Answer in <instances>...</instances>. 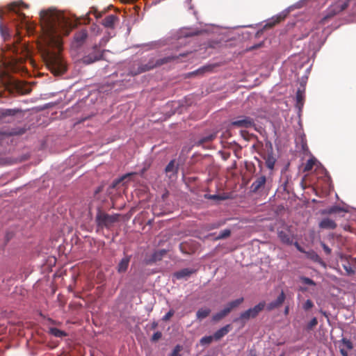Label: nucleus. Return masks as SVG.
<instances>
[{
  "label": "nucleus",
  "instance_id": "a19ab883",
  "mask_svg": "<svg viewBox=\"0 0 356 356\" xmlns=\"http://www.w3.org/2000/svg\"><path fill=\"white\" fill-rule=\"evenodd\" d=\"M323 246H324V249H325V250L327 253H330V250L327 247H326L325 245H324Z\"/></svg>",
  "mask_w": 356,
  "mask_h": 356
},
{
  "label": "nucleus",
  "instance_id": "393cba45",
  "mask_svg": "<svg viewBox=\"0 0 356 356\" xmlns=\"http://www.w3.org/2000/svg\"><path fill=\"white\" fill-rule=\"evenodd\" d=\"M50 333L52 335L57 337H62L63 336H65V333L63 331L60 330L57 328H51Z\"/></svg>",
  "mask_w": 356,
  "mask_h": 356
},
{
  "label": "nucleus",
  "instance_id": "7c9ffc66",
  "mask_svg": "<svg viewBox=\"0 0 356 356\" xmlns=\"http://www.w3.org/2000/svg\"><path fill=\"white\" fill-rule=\"evenodd\" d=\"M314 306L313 302L310 300H307L303 305L302 307L305 310H309Z\"/></svg>",
  "mask_w": 356,
  "mask_h": 356
},
{
  "label": "nucleus",
  "instance_id": "39448f33",
  "mask_svg": "<svg viewBox=\"0 0 356 356\" xmlns=\"http://www.w3.org/2000/svg\"><path fill=\"white\" fill-rule=\"evenodd\" d=\"M87 34L85 31H81L78 33L74 38L73 41L71 44V47L72 49H78L86 40Z\"/></svg>",
  "mask_w": 356,
  "mask_h": 356
},
{
  "label": "nucleus",
  "instance_id": "4be33fe9",
  "mask_svg": "<svg viewBox=\"0 0 356 356\" xmlns=\"http://www.w3.org/2000/svg\"><path fill=\"white\" fill-rule=\"evenodd\" d=\"M264 306H265V302H259L256 306H254L253 308H250L251 310L252 311L253 315H255V316H256L258 314V313L259 312H261L264 308Z\"/></svg>",
  "mask_w": 356,
  "mask_h": 356
},
{
  "label": "nucleus",
  "instance_id": "6e6552de",
  "mask_svg": "<svg viewBox=\"0 0 356 356\" xmlns=\"http://www.w3.org/2000/svg\"><path fill=\"white\" fill-rule=\"evenodd\" d=\"M243 301V298H238L234 301H232L230 302H229L225 307V308L220 311L221 312V314L222 315L223 317H225L226 315H227L231 311L232 309H233L234 308L238 307L241 303H242Z\"/></svg>",
  "mask_w": 356,
  "mask_h": 356
},
{
  "label": "nucleus",
  "instance_id": "2f4dec72",
  "mask_svg": "<svg viewBox=\"0 0 356 356\" xmlns=\"http://www.w3.org/2000/svg\"><path fill=\"white\" fill-rule=\"evenodd\" d=\"M175 168V163L173 161H170L168 165L165 168V171L167 172H173Z\"/></svg>",
  "mask_w": 356,
  "mask_h": 356
},
{
  "label": "nucleus",
  "instance_id": "1a4fd4ad",
  "mask_svg": "<svg viewBox=\"0 0 356 356\" xmlns=\"http://www.w3.org/2000/svg\"><path fill=\"white\" fill-rule=\"evenodd\" d=\"M243 301V298H238L234 301H232L230 302H229L225 307V308L220 311L221 312V314L222 315L223 317H225L226 315H227L231 311L232 309H233L234 308L238 307L241 303H242Z\"/></svg>",
  "mask_w": 356,
  "mask_h": 356
},
{
  "label": "nucleus",
  "instance_id": "37998d69",
  "mask_svg": "<svg viewBox=\"0 0 356 356\" xmlns=\"http://www.w3.org/2000/svg\"><path fill=\"white\" fill-rule=\"evenodd\" d=\"M30 92L29 89H26L25 91H22V93H29Z\"/></svg>",
  "mask_w": 356,
  "mask_h": 356
},
{
  "label": "nucleus",
  "instance_id": "bb28decb",
  "mask_svg": "<svg viewBox=\"0 0 356 356\" xmlns=\"http://www.w3.org/2000/svg\"><path fill=\"white\" fill-rule=\"evenodd\" d=\"M229 234H230V230L226 229L221 231L220 233L219 234V235L216 237V238H218V239L225 238L229 236Z\"/></svg>",
  "mask_w": 356,
  "mask_h": 356
},
{
  "label": "nucleus",
  "instance_id": "58836bf2",
  "mask_svg": "<svg viewBox=\"0 0 356 356\" xmlns=\"http://www.w3.org/2000/svg\"><path fill=\"white\" fill-rule=\"evenodd\" d=\"M344 343L346 344V347L349 349L352 348L351 343L348 341H343Z\"/></svg>",
  "mask_w": 356,
  "mask_h": 356
},
{
  "label": "nucleus",
  "instance_id": "aec40b11",
  "mask_svg": "<svg viewBox=\"0 0 356 356\" xmlns=\"http://www.w3.org/2000/svg\"><path fill=\"white\" fill-rule=\"evenodd\" d=\"M211 312V310L208 308L200 309L197 312V318L199 319H203L206 318Z\"/></svg>",
  "mask_w": 356,
  "mask_h": 356
},
{
  "label": "nucleus",
  "instance_id": "9d476101",
  "mask_svg": "<svg viewBox=\"0 0 356 356\" xmlns=\"http://www.w3.org/2000/svg\"><path fill=\"white\" fill-rule=\"evenodd\" d=\"M243 301V298H238L234 301H232L230 302H229L225 307V308L220 311L221 312V314L222 315L223 317H225L226 315H227L231 311L232 309H233L234 308L238 307L241 303H242Z\"/></svg>",
  "mask_w": 356,
  "mask_h": 356
},
{
  "label": "nucleus",
  "instance_id": "f3484780",
  "mask_svg": "<svg viewBox=\"0 0 356 356\" xmlns=\"http://www.w3.org/2000/svg\"><path fill=\"white\" fill-rule=\"evenodd\" d=\"M116 21L117 17L113 15H111L103 20V25L107 28H113Z\"/></svg>",
  "mask_w": 356,
  "mask_h": 356
},
{
  "label": "nucleus",
  "instance_id": "c85d7f7f",
  "mask_svg": "<svg viewBox=\"0 0 356 356\" xmlns=\"http://www.w3.org/2000/svg\"><path fill=\"white\" fill-rule=\"evenodd\" d=\"M15 61L12 60L10 62V69L12 71H17L22 69V67L18 65L17 63H14Z\"/></svg>",
  "mask_w": 356,
  "mask_h": 356
},
{
  "label": "nucleus",
  "instance_id": "49530a36",
  "mask_svg": "<svg viewBox=\"0 0 356 356\" xmlns=\"http://www.w3.org/2000/svg\"><path fill=\"white\" fill-rule=\"evenodd\" d=\"M130 175H132V174H127V175H126L124 177H123V179L125 178L126 177H128V176H130Z\"/></svg>",
  "mask_w": 356,
  "mask_h": 356
},
{
  "label": "nucleus",
  "instance_id": "8fccbe9b",
  "mask_svg": "<svg viewBox=\"0 0 356 356\" xmlns=\"http://www.w3.org/2000/svg\"><path fill=\"white\" fill-rule=\"evenodd\" d=\"M188 2L191 1V0H187Z\"/></svg>",
  "mask_w": 356,
  "mask_h": 356
},
{
  "label": "nucleus",
  "instance_id": "7ed1b4c3",
  "mask_svg": "<svg viewBox=\"0 0 356 356\" xmlns=\"http://www.w3.org/2000/svg\"><path fill=\"white\" fill-rule=\"evenodd\" d=\"M118 215H108L102 212H99L96 217V220L99 226L108 227L118 220Z\"/></svg>",
  "mask_w": 356,
  "mask_h": 356
},
{
  "label": "nucleus",
  "instance_id": "6ab92c4d",
  "mask_svg": "<svg viewBox=\"0 0 356 356\" xmlns=\"http://www.w3.org/2000/svg\"><path fill=\"white\" fill-rule=\"evenodd\" d=\"M265 159L267 168L270 170H273L275 163V159L274 156L272 154H268Z\"/></svg>",
  "mask_w": 356,
  "mask_h": 356
},
{
  "label": "nucleus",
  "instance_id": "0eeeda50",
  "mask_svg": "<svg viewBox=\"0 0 356 356\" xmlns=\"http://www.w3.org/2000/svg\"><path fill=\"white\" fill-rule=\"evenodd\" d=\"M243 301V298H238L234 301H232L230 302H229L225 307V308L220 311L221 312V314L222 315L223 317H225L226 315H227L231 311L232 309H233L234 308L238 307L241 303H242Z\"/></svg>",
  "mask_w": 356,
  "mask_h": 356
},
{
  "label": "nucleus",
  "instance_id": "9b49d317",
  "mask_svg": "<svg viewBox=\"0 0 356 356\" xmlns=\"http://www.w3.org/2000/svg\"><path fill=\"white\" fill-rule=\"evenodd\" d=\"M253 124V121L249 118H244L232 122V124L234 126L245 128L252 127Z\"/></svg>",
  "mask_w": 356,
  "mask_h": 356
},
{
  "label": "nucleus",
  "instance_id": "20e7f679",
  "mask_svg": "<svg viewBox=\"0 0 356 356\" xmlns=\"http://www.w3.org/2000/svg\"><path fill=\"white\" fill-rule=\"evenodd\" d=\"M293 7H289L285 10L282 11L281 13L278 14L276 16L273 17L270 19L268 20L265 26H273L281 20L284 19L288 13L291 11Z\"/></svg>",
  "mask_w": 356,
  "mask_h": 356
},
{
  "label": "nucleus",
  "instance_id": "423d86ee",
  "mask_svg": "<svg viewBox=\"0 0 356 356\" xmlns=\"http://www.w3.org/2000/svg\"><path fill=\"white\" fill-rule=\"evenodd\" d=\"M243 301V298H238L234 301H232L230 302H229L225 307V308L220 311L221 312V314L222 315L223 317H225L226 315H227L231 311L232 309H233L234 308L238 307L241 303H242Z\"/></svg>",
  "mask_w": 356,
  "mask_h": 356
},
{
  "label": "nucleus",
  "instance_id": "a211bd4d",
  "mask_svg": "<svg viewBox=\"0 0 356 356\" xmlns=\"http://www.w3.org/2000/svg\"><path fill=\"white\" fill-rule=\"evenodd\" d=\"M129 263V259L128 257L123 258L118 265V271L120 273L124 272L128 268Z\"/></svg>",
  "mask_w": 356,
  "mask_h": 356
},
{
  "label": "nucleus",
  "instance_id": "c756f323",
  "mask_svg": "<svg viewBox=\"0 0 356 356\" xmlns=\"http://www.w3.org/2000/svg\"><path fill=\"white\" fill-rule=\"evenodd\" d=\"M181 346L179 345H177L174 348L173 351L172 352L170 356H181L179 353L181 350Z\"/></svg>",
  "mask_w": 356,
  "mask_h": 356
},
{
  "label": "nucleus",
  "instance_id": "79ce46f5",
  "mask_svg": "<svg viewBox=\"0 0 356 356\" xmlns=\"http://www.w3.org/2000/svg\"><path fill=\"white\" fill-rule=\"evenodd\" d=\"M284 313H285V314H287L289 313V307H286V308L284 309Z\"/></svg>",
  "mask_w": 356,
  "mask_h": 356
},
{
  "label": "nucleus",
  "instance_id": "ea45409f",
  "mask_svg": "<svg viewBox=\"0 0 356 356\" xmlns=\"http://www.w3.org/2000/svg\"><path fill=\"white\" fill-rule=\"evenodd\" d=\"M296 98H297L298 102H300L301 100V93H300V90H298L297 92Z\"/></svg>",
  "mask_w": 356,
  "mask_h": 356
},
{
  "label": "nucleus",
  "instance_id": "412c9836",
  "mask_svg": "<svg viewBox=\"0 0 356 356\" xmlns=\"http://www.w3.org/2000/svg\"><path fill=\"white\" fill-rule=\"evenodd\" d=\"M278 236L282 241L285 243H290L291 242L290 236L282 231L278 232Z\"/></svg>",
  "mask_w": 356,
  "mask_h": 356
},
{
  "label": "nucleus",
  "instance_id": "72a5a7b5",
  "mask_svg": "<svg viewBox=\"0 0 356 356\" xmlns=\"http://www.w3.org/2000/svg\"><path fill=\"white\" fill-rule=\"evenodd\" d=\"M317 324V319L316 318H313L308 324V328L312 329Z\"/></svg>",
  "mask_w": 356,
  "mask_h": 356
},
{
  "label": "nucleus",
  "instance_id": "473e14b6",
  "mask_svg": "<svg viewBox=\"0 0 356 356\" xmlns=\"http://www.w3.org/2000/svg\"><path fill=\"white\" fill-rule=\"evenodd\" d=\"M174 314V312L172 310H170L168 313L165 314L163 317V320L166 321H168Z\"/></svg>",
  "mask_w": 356,
  "mask_h": 356
},
{
  "label": "nucleus",
  "instance_id": "ddd939ff",
  "mask_svg": "<svg viewBox=\"0 0 356 356\" xmlns=\"http://www.w3.org/2000/svg\"><path fill=\"white\" fill-rule=\"evenodd\" d=\"M319 226L323 229H333L336 227L337 225L334 220L330 218H324L321 221Z\"/></svg>",
  "mask_w": 356,
  "mask_h": 356
},
{
  "label": "nucleus",
  "instance_id": "2eb2a0df",
  "mask_svg": "<svg viewBox=\"0 0 356 356\" xmlns=\"http://www.w3.org/2000/svg\"><path fill=\"white\" fill-rule=\"evenodd\" d=\"M229 330H230L229 325H227L226 326L221 327L220 329H219L214 333V334H213L214 339L216 340H219L220 339L223 337L225 334H227L229 332Z\"/></svg>",
  "mask_w": 356,
  "mask_h": 356
},
{
  "label": "nucleus",
  "instance_id": "b1692460",
  "mask_svg": "<svg viewBox=\"0 0 356 356\" xmlns=\"http://www.w3.org/2000/svg\"><path fill=\"white\" fill-rule=\"evenodd\" d=\"M317 163V161L314 158H312L309 159L305 165V170L308 171L310 170L314 165Z\"/></svg>",
  "mask_w": 356,
  "mask_h": 356
},
{
  "label": "nucleus",
  "instance_id": "de8ad7c7",
  "mask_svg": "<svg viewBox=\"0 0 356 356\" xmlns=\"http://www.w3.org/2000/svg\"><path fill=\"white\" fill-rule=\"evenodd\" d=\"M84 62L89 63H90L91 61H88L87 59H85V60H84Z\"/></svg>",
  "mask_w": 356,
  "mask_h": 356
},
{
  "label": "nucleus",
  "instance_id": "f8f14e48",
  "mask_svg": "<svg viewBox=\"0 0 356 356\" xmlns=\"http://www.w3.org/2000/svg\"><path fill=\"white\" fill-rule=\"evenodd\" d=\"M284 300H285V295H284V291H282L275 301H273L268 305V306H267L268 309L272 310L275 308L279 307L280 306H281L282 305Z\"/></svg>",
  "mask_w": 356,
  "mask_h": 356
},
{
  "label": "nucleus",
  "instance_id": "a878e982",
  "mask_svg": "<svg viewBox=\"0 0 356 356\" xmlns=\"http://www.w3.org/2000/svg\"><path fill=\"white\" fill-rule=\"evenodd\" d=\"M214 339L213 336H207L204 337L200 339V343L202 345H207L211 343L213 339Z\"/></svg>",
  "mask_w": 356,
  "mask_h": 356
},
{
  "label": "nucleus",
  "instance_id": "e433bc0d",
  "mask_svg": "<svg viewBox=\"0 0 356 356\" xmlns=\"http://www.w3.org/2000/svg\"><path fill=\"white\" fill-rule=\"evenodd\" d=\"M223 318V316H222V315L221 314V312H218V313H217V314H216L213 316V321H219L220 319H221V318Z\"/></svg>",
  "mask_w": 356,
  "mask_h": 356
},
{
  "label": "nucleus",
  "instance_id": "4468645a",
  "mask_svg": "<svg viewBox=\"0 0 356 356\" xmlns=\"http://www.w3.org/2000/svg\"><path fill=\"white\" fill-rule=\"evenodd\" d=\"M194 272H195L194 270L189 269V268H184V269H182L178 272L175 273L174 276L177 279H184V278L189 277Z\"/></svg>",
  "mask_w": 356,
  "mask_h": 356
},
{
  "label": "nucleus",
  "instance_id": "09e8293b",
  "mask_svg": "<svg viewBox=\"0 0 356 356\" xmlns=\"http://www.w3.org/2000/svg\"><path fill=\"white\" fill-rule=\"evenodd\" d=\"M341 353L344 355V356H346V355L345 354V353H343V350H341Z\"/></svg>",
  "mask_w": 356,
  "mask_h": 356
},
{
  "label": "nucleus",
  "instance_id": "a18cd8bd",
  "mask_svg": "<svg viewBox=\"0 0 356 356\" xmlns=\"http://www.w3.org/2000/svg\"><path fill=\"white\" fill-rule=\"evenodd\" d=\"M13 51H15L16 53H17V52H18V49H17L16 47H15Z\"/></svg>",
  "mask_w": 356,
  "mask_h": 356
},
{
  "label": "nucleus",
  "instance_id": "dca6fc26",
  "mask_svg": "<svg viewBox=\"0 0 356 356\" xmlns=\"http://www.w3.org/2000/svg\"><path fill=\"white\" fill-rule=\"evenodd\" d=\"M266 177L264 176H261L257 178L252 184V188L253 191H257L261 186H263L266 183Z\"/></svg>",
  "mask_w": 356,
  "mask_h": 356
},
{
  "label": "nucleus",
  "instance_id": "c9c22d12",
  "mask_svg": "<svg viewBox=\"0 0 356 356\" xmlns=\"http://www.w3.org/2000/svg\"><path fill=\"white\" fill-rule=\"evenodd\" d=\"M164 254H165V250H163L159 251V252H156L154 254V259H159L160 257L163 256Z\"/></svg>",
  "mask_w": 356,
  "mask_h": 356
},
{
  "label": "nucleus",
  "instance_id": "4c0bfd02",
  "mask_svg": "<svg viewBox=\"0 0 356 356\" xmlns=\"http://www.w3.org/2000/svg\"><path fill=\"white\" fill-rule=\"evenodd\" d=\"M339 6L340 8L337 10V12L344 10L347 7V3L346 2L339 3Z\"/></svg>",
  "mask_w": 356,
  "mask_h": 356
},
{
  "label": "nucleus",
  "instance_id": "f03ea898",
  "mask_svg": "<svg viewBox=\"0 0 356 356\" xmlns=\"http://www.w3.org/2000/svg\"><path fill=\"white\" fill-rule=\"evenodd\" d=\"M9 10L16 15L22 19V26H24L29 31L35 28L34 25L27 20L25 15L22 11L27 8V6L22 2H14L10 3L8 6Z\"/></svg>",
  "mask_w": 356,
  "mask_h": 356
},
{
  "label": "nucleus",
  "instance_id": "cd10ccee",
  "mask_svg": "<svg viewBox=\"0 0 356 356\" xmlns=\"http://www.w3.org/2000/svg\"><path fill=\"white\" fill-rule=\"evenodd\" d=\"M300 280L303 284H305L313 285V286L316 285L315 282L309 277H301Z\"/></svg>",
  "mask_w": 356,
  "mask_h": 356
},
{
  "label": "nucleus",
  "instance_id": "5701e85b",
  "mask_svg": "<svg viewBox=\"0 0 356 356\" xmlns=\"http://www.w3.org/2000/svg\"><path fill=\"white\" fill-rule=\"evenodd\" d=\"M255 315H253L252 311L251 309L246 310L245 312L241 314L240 318L241 319H249L250 318L254 317Z\"/></svg>",
  "mask_w": 356,
  "mask_h": 356
},
{
  "label": "nucleus",
  "instance_id": "f704fd0d",
  "mask_svg": "<svg viewBox=\"0 0 356 356\" xmlns=\"http://www.w3.org/2000/svg\"><path fill=\"white\" fill-rule=\"evenodd\" d=\"M161 337V333L160 332H155L152 336V341H157Z\"/></svg>",
  "mask_w": 356,
  "mask_h": 356
},
{
  "label": "nucleus",
  "instance_id": "f257e3e1",
  "mask_svg": "<svg viewBox=\"0 0 356 356\" xmlns=\"http://www.w3.org/2000/svg\"><path fill=\"white\" fill-rule=\"evenodd\" d=\"M40 17V51L50 70L56 75L61 74L66 70L60 54L63 44L61 36L69 34L74 25L65 14L55 9L41 11Z\"/></svg>",
  "mask_w": 356,
  "mask_h": 356
},
{
  "label": "nucleus",
  "instance_id": "c03bdc74",
  "mask_svg": "<svg viewBox=\"0 0 356 356\" xmlns=\"http://www.w3.org/2000/svg\"><path fill=\"white\" fill-rule=\"evenodd\" d=\"M296 245L298 250H301V249L300 248V246L298 245V244L297 243H296Z\"/></svg>",
  "mask_w": 356,
  "mask_h": 356
}]
</instances>
